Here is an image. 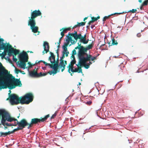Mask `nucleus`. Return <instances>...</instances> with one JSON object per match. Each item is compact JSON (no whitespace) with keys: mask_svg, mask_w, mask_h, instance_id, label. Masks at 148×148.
<instances>
[{"mask_svg":"<svg viewBox=\"0 0 148 148\" xmlns=\"http://www.w3.org/2000/svg\"><path fill=\"white\" fill-rule=\"evenodd\" d=\"M8 71L0 62V90L8 87L12 89L16 86H21L22 84L20 80L15 79L13 76L8 75Z\"/></svg>","mask_w":148,"mask_h":148,"instance_id":"obj_1","label":"nucleus"},{"mask_svg":"<svg viewBox=\"0 0 148 148\" xmlns=\"http://www.w3.org/2000/svg\"><path fill=\"white\" fill-rule=\"evenodd\" d=\"M9 101L12 105H17L20 103L22 104H28L33 99L31 93H27L20 99L17 95L12 94L9 95Z\"/></svg>","mask_w":148,"mask_h":148,"instance_id":"obj_2","label":"nucleus"},{"mask_svg":"<svg viewBox=\"0 0 148 148\" xmlns=\"http://www.w3.org/2000/svg\"><path fill=\"white\" fill-rule=\"evenodd\" d=\"M1 115L2 116L1 123L4 127L1 126V124L0 127L5 130L8 128L7 126H9L7 125L6 123L9 124H13V123H8V122H12L13 121L14 118L11 117L9 114L5 110L3 109H0V117Z\"/></svg>","mask_w":148,"mask_h":148,"instance_id":"obj_3","label":"nucleus"},{"mask_svg":"<svg viewBox=\"0 0 148 148\" xmlns=\"http://www.w3.org/2000/svg\"><path fill=\"white\" fill-rule=\"evenodd\" d=\"M14 122L13 124H10L6 123L7 125L9 126H16L17 125L19 126L20 130H22L25 127L29 125V124L27 122V121L24 119L22 120L20 122H18L16 119L14 118Z\"/></svg>","mask_w":148,"mask_h":148,"instance_id":"obj_4","label":"nucleus"},{"mask_svg":"<svg viewBox=\"0 0 148 148\" xmlns=\"http://www.w3.org/2000/svg\"><path fill=\"white\" fill-rule=\"evenodd\" d=\"M19 61L21 62H27L28 58L27 54L25 51H23L18 55Z\"/></svg>","mask_w":148,"mask_h":148,"instance_id":"obj_5","label":"nucleus"},{"mask_svg":"<svg viewBox=\"0 0 148 148\" xmlns=\"http://www.w3.org/2000/svg\"><path fill=\"white\" fill-rule=\"evenodd\" d=\"M78 64L80 66H84L86 69H88L89 67V65L87 64L88 60H86L84 56L82 57V59H79Z\"/></svg>","mask_w":148,"mask_h":148,"instance_id":"obj_6","label":"nucleus"},{"mask_svg":"<svg viewBox=\"0 0 148 148\" xmlns=\"http://www.w3.org/2000/svg\"><path fill=\"white\" fill-rule=\"evenodd\" d=\"M49 116V114L46 115L44 118H42L41 119L37 118H34L32 120L31 122L30 123L32 125L33 124H36L38 122H42L46 121L47 119Z\"/></svg>","mask_w":148,"mask_h":148,"instance_id":"obj_7","label":"nucleus"},{"mask_svg":"<svg viewBox=\"0 0 148 148\" xmlns=\"http://www.w3.org/2000/svg\"><path fill=\"white\" fill-rule=\"evenodd\" d=\"M77 44L78 46L75 47V49H79V50L78 53V58L79 59L80 58V60H81L82 59V57L84 56V47L83 46H81V44H79V43H78Z\"/></svg>","mask_w":148,"mask_h":148,"instance_id":"obj_8","label":"nucleus"},{"mask_svg":"<svg viewBox=\"0 0 148 148\" xmlns=\"http://www.w3.org/2000/svg\"><path fill=\"white\" fill-rule=\"evenodd\" d=\"M41 14V12L39 10H35L33 11L31 13V18H34L38 16H40Z\"/></svg>","mask_w":148,"mask_h":148,"instance_id":"obj_9","label":"nucleus"},{"mask_svg":"<svg viewBox=\"0 0 148 148\" xmlns=\"http://www.w3.org/2000/svg\"><path fill=\"white\" fill-rule=\"evenodd\" d=\"M84 57L86 60L88 61H90L91 60L92 61L97 59V56L92 57V55L90 54H86L85 56H84Z\"/></svg>","mask_w":148,"mask_h":148,"instance_id":"obj_10","label":"nucleus"},{"mask_svg":"<svg viewBox=\"0 0 148 148\" xmlns=\"http://www.w3.org/2000/svg\"><path fill=\"white\" fill-rule=\"evenodd\" d=\"M29 20L28 21V25L30 26V27L33 28L36 25V22L34 18H31V17H29Z\"/></svg>","mask_w":148,"mask_h":148,"instance_id":"obj_11","label":"nucleus"},{"mask_svg":"<svg viewBox=\"0 0 148 148\" xmlns=\"http://www.w3.org/2000/svg\"><path fill=\"white\" fill-rule=\"evenodd\" d=\"M7 43H4L3 41L2 43H1V45H3L4 46V48L3 49H4V53H2V54L3 55V56H5L6 54L8 52V51H9L8 49H7V48H6V47H8V46H6V45Z\"/></svg>","mask_w":148,"mask_h":148,"instance_id":"obj_12","label":"nucleus"},{"mask_svg":"<svg viewBox=\"0 0 148 148\" xmlns=\"http://www.w3.org/2000/svg\"><path fill=\"white\" fill-rule=\"evenodd\" d=\"M43 46L44 51H46V53H47L49 51V43L47 42H44Z\"/></svg>","mask_w":148,"mask_h":148,"instance_id":"obj_13","label":"nucleus"},{"mask_svg":"<svg viewBox=\"0 0 148 148\" xmlns=\"http://www.w3.org/2000/svg\"><path fill=\"white\" fill-rule=\"evenodd\" d=\"M92 47V45H90L88 47H87L86 48H85L84 47L83 49V51H84V53L83 56H85L86 54H88L86 53V52L87 50H89L90 49H91Z\"/></svg>","mask_w":148,"mask_h":148,"instance_id":"obj_14","label":"nucleus"},{"mask_svg":"<svg viewBox=\"0 0 148 148\" xmlns=\"http://www.w3.org/2000/svg\"><path fill=\"white\" fill-rule=\"evenodd\" d=\"M62 48L63 50L62 51V53L65 54L66 57L68 56L69 52L67 50V47H65V46H62Z\"/></svg>","mask_w":148,"mask_h":148,"instance_id":"obj_15","label":"nucleus"},{"mask_svg":"<svg viewBox=\"0 0 148 148\" xmlns=\"http://www.w3.org/2000/svg\"><path fill=\"white\" fill-rule=\"evenodd\" d=\"M28 71L29 74V75L32 77H37V73L36 71L34 72V71H30L28 69Z\"/></svg>","mask_w":148,"mask_h":148,"instance_id":"obj_16","label":"nucleus"},{"mask_svg":"<svg viewBox=\"0 0 148 148\" xmlns=\"http://www.w3.org/2000/svg\"><path fill=\"white\" fill-rule=\"evenodd\" d=\"M59 66V64L58 62H57L56 63V64L54 63V66H53L52 64H51V66H50V68L54 70H56V71L57 70V69L58 67Z\"/></svg>","mask_w":148,"mask_h":148,"instance_id":"obj_17","label":"nucleus"},{"mask_svg":"<svg viewBox=\"0 0 148 148\" xmlns=\"http://www.w3.org/2000/svg\"><path fill=\"white\" fill-rule=\"evenodd\" d=\"M77 66V69L75 68L74 69V72H78V73H82V69L81 68L79 67V65L78 64V63L77 64H75Z\"/></svg>","mask_w":148,"mask_h":148,"instance_id":"obj_18","label":"nucleus"},{"mask_svg":"<svg viewBox=\"0 0 148 148\" xmlns=\"http://www.w3.org/2000/svg\"><path fill=\"white\" fill-rule=\"evenodd\" d=\"M20 62L19 63H18V64L19 65V67L23 69H25L26 66L25 63L26 62Z\"/></svg>","mask_w":148,"mask_h":148,"instance_id":"obj_19","label":"nucleus"},{"mask_svg":"<svg viewBox=\"0 0 148 148\" xmlns=\"http://www.w3.org/2000/svg\"><path fill=\"white\" fill-rule=\"evenodd\" d=\"M0 137H5L8 135H10V131H8L7 132H0Z\"/></svg>","mask_w":148,"mask_h":148,"instance_id":"obj_20","label":"nucleus"},{"mask_svg":"<svg viewBox=\"0 0 148 148\" xmlns=\"http://www.w3.org/2000/svg\"><path fill=\"white\" fill-rule=\"evenodd\" d=\"M124 13V12H121V13H114L113 14H112L110 15H109L108 16H105L103 18V21L104 22L107 19H108V18H109V17L110 16H112L113 15H115V14H122L123 13Z\"/></svg>","mask_w":148,"mask_h":148,"instance_id":"obj_21","label":"nucleus"},{"mask_svg":"<svg viewBox=\"0 0 148 148\" xmlns=\"http://www.w3.org/2000/svg\"><path fill=\"white\" fill-rule=\"evenodd\" d=\"M88 39L86 40V38H81L80 39L79 41L83 43L84 44H86L88 43Z\"/></svg>","mask_w":148,"mask_h":148,"instance_id":"obj_22","label":"nucleus"},{"mask_svg":"<svg viewBox=\"0 0 148 148\" xmlns=\"http://www.w3.org/2000/svg\"><path fill=\"white\" fill-rule=\"evenodd\" d=\"M49 60H50V62L51 63H56V62L55 56H50L49 57Z\"/></svg>","mask_w":148,"mask_h":148,"instance_id":"obj_23","label":"nucleus"},{"mask_svg":"<svg viewBox=\"0 0 148 148\" xmlns=\"http://www.w3.org/2000/svg\"><path fill=\"white\" fill-rule=\"evenodd\" d=\"M112 40V42L111 43V45H117L118 44V43L117 42L116 40L114 38H113L111 39ZM110 43L109 42L108 44L109 45H110Z\"/></svg>","mask_w":148,"mask_h":148,"instance_id":"obj_24","label":"nucleus"},{"mask_svg":"<svg viewBox=\"0 0 148 148\" xmlns=\"http://www.w3.org/2000/svg\"><path fill=\"white\" fill-rule=\"evenodd\" d=\"M31 29H32V31L34 33H36L38 32V27L37 26H35L33 27V28L31 27Z\"/></svg>","mask_w":148,"mask_h":148,"instance_id":"obj_25","label":"nucleus"},{"mask_svg":"<svg viewBox=\"0 0 148 148\" xmlns=\"http://www.w3.org/2000/svg\"><path fill=\"white\" fill-rule=\"evenodd\" d=\"M68 67H69L68 70V72L69 73H71L70 71H71L72 72H74V69L73 68V66L70 65H69V66H68Z\"/></svg>","mask_w":148,"mask_h":148,"instance_id":"obj_26","label":"nucleus"},{"mask_svg":"<svg viewBox=\"0 0 148 148\" xmlns=\"http://www.w3.org/2000/svg\"><path fill=\"white\" fill-rule=\"evenodd\" d=\"M3 41H4L3 39L0 38V50H3L4 48V46L3 45H1Z\"/></svg>","mask_w":148,"mask_h":148,"instance_id":"obj_27","label":"nucleus"},{"mask_svg":"<svg viewBox=\"0 0 148 148\" xmlns=\"http://www.w3.org/2000/svg\"><path fill=\"white\" fill-rule=\"evenodd\" d=\"M60 68H64L65 67V64H64V60H62L60 61V62L59 64Z\"/></svg>","mask_w":148,"mask_h":148,"instance_id":"obj_28","label":"nucleus"},{"mask_svg":"<svg viewBox=\"0 0 148 148\" xmlns=\"http://www.w3.org/2000/svg\"><path fill=\"white\" fill-rule=\"evenodd\" d=\"M82 38V36L81 34H76V36H75V39L76 40H77L78 38L81 39Z\"/></svg>","mask_w":148,"mask_h":148,"instance_id":"obj_29","label":"nucleus"},{"mask_svg":"<svg viewBox=\"0 0 148 148\" xmlns=\"http://www.w3.org/2000/svg\"><path fill=\"white\" fill-rule=\"evenodd\" d=\"M13 51L12 48L11 49H10L9 50L8 55L9 56H12L13 55L12 54V53H13Z\"/></svg>","mask_w":148,"mask_h":148,"instance_id":"obj_30","label":"nucleus"},{"mask_svg":"<svg viewBox=\"0 0 148 148\" xmlns=\"http://www.w3.org/2000/svg\"><path fill=\"white\" fill-rule=\"evenodd\" d=\"M69 38L70 40V41L72 44H74L76 43L77 40L75 41L74 40H73L72 37L70 36H69Z\"/></svg>","mask_w":148,"mask_h":148,"instance_id":"obj_31","label":"nucleus"},{"mask_svg":"<svg viewBox=\"0 0 148 148\" xmlns=\"http://www.w3.org/2000/svg\"><path fill=\"white\" fill-rule=\"evenodd\" d=\"M12 50L13 53L15 55H16L19 52V51L16 49H14V48H12Z\"/></svg>","mask_w":148,"mask_h":148,"instance_id":"obj_32","label":"nucleus"},{"mask_svg":"<svg viewBox=\"0 0 148 148\" xmlns=\"http://www.w3.org/2000/svg\"><path fill=\"white\" fill-rule=\"evenodd\" d=\"M69 36L68 35H67L66 36V43H67V44H69L70 41V40L69 38Z\"/></svg>","mask_w":148,"mask_h":148,"instance_id":"obj_33","label":"nucleus"},{"mask_svg":"<svg viewBox=\"0 0 148 148\" xmlns=\"http://www.w3.org/2000/svg\"><path fill=\"white\" fill-rule=\"evenodd\" d=\"M20 127H19L18 126V127H17V128L14 129L12 131H10V134H12L15 131H17L18 130H20Z\"/></svg>","mask_w":148,"mask_h":148,"instance_id":"obj_34","label":"nucleus"},{"mask_svg":"<svg viewBox=\"0 0 148 148\" xmlns=\"http://www.w3.org/2000/svg\"><path fill=\"white\" fill-rule=\"evenodd\" d=\"M148 2V1L147 0L145 1L143 3L142 5H141V6L140 7V9H141L142 8V6H144V5H147V3Z\"/></svg>","mask_w":148,"mask_h":148,"instance_id":"obj_35","label":"nucleus"},{"mask_svg":"<svg viewBox=\"0 0 148 148\" xmlns=\"http://www.w3.org/2000/svg\"><path fill=\"white\" fill-rule=\"evenodd\" d=\"M76 63V61L75 60V59H73V60H72L71 62V64H69L70 65L73 66L74 64H75Z\"/></svg>","mask_w":148,"mask_h":148,"instance_id":"obj_36","label":"nucleus"},{"mask_svg":"<svg viewBox=\"0 0 148 148\" xmlns=\"http://www.w3.org/2000/svg\"><path fill=\"white\" fill-rule=\"evenodd\" d=\"M57 72L56 70L51 71L50 72H49L48 73H49L50 75H51L52 74H55Z\"/></svg>","mask_w":148,"mask_h":148,"instance_id":"obj_37","label":"nucleus"},{"mask_svg":"<svg viewBox=\"0 0 148 148\" xmlns=\"http://www.w3.org/2000/svg\"><path fill=\"white\" fill-rule=\"evenodd\" d=\"M85 23L84 22H81V23L77 22V24H78V26H79L84 25H85Z\"/></svg>","mask_w":148,"mask_h":148,"instance_id":"obj_38","label":"nucleus"},{"mask_svg":"<svg viewBox=\"0 0 148 148\" xmlns=\"http://www.w3.org/2000/svg\"><path fill=\"white\" fill-rule=\"evenodd\" d=\"M76 54V52L75 50H73L72 51V56H73V57H74V55H75Z\"/></svg>","mask_w":148,"mask_h":148,"instance_id":"obj_39","label":"nucleus"},{"mask_svg":"<svg viewBox=\"0 0 148 148\" xmlns=\"http://www.w3.org/2000/svg\"><path fill=\"white\" fill-rule=\"evenodd\" d=\"M43 75L42 72H40L39 74L37 73V77H39L42 76Z\"/></svg>","mask_w":148,"mask_h":148,"instance_id":"obj_40","label":"nucleus"},{"mask_svg":"<svg viewBox=\"0 0 148 148\" xmlns=\"http://www.w3.org/2000/svg\"><path fill=\"white\" fill-rule=\"evenodd\" d=\"M65 58V54L62 53V56L60 58V61L63 60Z\"/></svg>","mask_w":148,"mask_h":148,"instance_id":"obj_41","label":"nucleus"},{"mask_svg":"<svg viewBox=\"0 0 148 148\" xmlns=\"http://www.w3.org/2000/svg\"><path fill=\"white\" fill-rule=\"evenodd\" d=\"M12 56L13 57L12 59H13V62H16V61H17V59L16 58L14 57V55H12Z\"/></svg>","mask_w":148,"mask_h":148,"instance_id":"obj_42","label":"nucleus"},{"mask_svg":"<svg viewBox=\"0 0 148 148\" xmlns=\"http://www.w3.org/2000/svg\"><path fill=\"white\" fill-rule=\"evenodd\" d=\"M43 63H44V64H45V65L46 66H49L50 67V66H51V64H50L49 63H48V64L46 62H45V61H43Z\"/></svg>","mask_w":148,"mask_h":148,"instance_id":"obj_43","label":"nucleus"},{"mask_svg":"<svg viewBox=\"0 0 148 148\" xmlns=\"http://www.w3.org/2000/svg\"><path fill=\"white\" fill-rule=\"evenodd\" d=\"M92 103V101L90 100L89 101H87L86 103V104L88 105H90Z\"/></svg>","mask_w":148,"mask_h":148,"instance_id":"obj_44","label":"nucleus"},{"mask_svg":"<svg viewBox=\"0 0 148 148\" xmlns=\"http://www.w3.org/2000/svg\"><path fill=\"white\" fill-rule=\"evenodd\" d=\"M6 46H8L7 47H6V48H7V49H8L9 48H10V49H11L12 48V46L10 45L9 44H8L6 45Z\"/></svg>","mask_w":148,"mask_h":148,"instance_id":"obj_45","label":"nucleus"},{"mask_svg":"<svg viewBox=\"0 0 148 148\" xmlns=\"http://www.w3.org/2000/svg\"><path fill=\"white\" fill-rule=\"evenodd\" d=\"M136 11H137L136 10L133 9H132V10H130V11H129V12H132V13H135V12H136ZM127 12H126L125 13H126Z\"/></svg>","mask_w":148,"mask_h":148,"instance_id":"obj_46","label":"nucleus"},{"mask_svg":"<svg viewBox=\"0 0 148 148\" xmlns=\"http://www.w3.org/2000/svg\"><path fill=\"white\" fill-rule=\"evenodd\" d=\"M70 29V28H67V29H64L63 30V32L64 33H66L67 32V31H68V30H69Z\"/></svg>","mask_w":148,"mask_h":148,"instance_id":"obj_47","label":"nucleus"},{"mask_svg":"<svg viewBox=\"0 0 148 148\" xmlns=\"http://www.w3.org/2000/svg\"><path fill=\"white\" fill-rule=\"evenodd\" d=\"M56 113H55L51 117V119L54 118V117H56Z\"/></svg>","mask_w":148,"mask_h":148,"instance_id":"obj_48","label":"nucleus"},{"mask_svg":"<svg viewBox=\"0 0 148 148\" xmlns=\"http://www.w3.org/2000/svg\"><path fill=\"white\" fill-rule=\"evenodd\" d=\"M15 71L16 72V73L17 74H18V71L21 72V71H20L19 70L17 69V68L15 67Z\"/></svg>","mask_w":148,"mask_h":148,"instance_id":"obj_49","label":"nucleus"},{"mask_svg":"<svg viewBox=\"0 0 148 148\" xmlns=\"http://www.w3.org/2000/svg\"><path fill=\"white\" fill-rule=\"evenodd\" d=\"M91 18L92 19V20H93L92 21H96L97 20V18H95L94 17H92Z\"/></svg>","mask_w":148,"mask_h":148,"instance_id":"obj_50","label":"nucleus"},{"mask_svg":"<svg viewBox=\"0 0 148 148\" xmlns=\"http://www.w3.org/2000/svg\"><path fill=\"white\" fill-rule=\"evenodd\" d=\"M67 43H66V42H65V43L64 44V45H63V46H65V47H67L69 44H67Z\"/></svg>","mask_w":148,"mask_h":148,"instance_id":"obj_51","label":"nucleus"},{"mask_svg":"<svg viewBox=\"0 0 148 148\" xmlns=\"http://www.w3.org/2000/svg\"><path fill=\"white\" fill-rule=\"evenodd\" d=\"M43 61L42 60H40L39 61H38L37 60L36 61V64H38L40 63V62H43Z\"/></svg>","mask_w":148,"mask_h":148,"instance_id":"obj_52","label":"nucleus"},{"mask_svg":"<svg viewBox=\"0 0 148 148\" xmlns=\"http://www.w3.org/2000/svg\"><path fill=\"white\" fill-rule=\"evenodd\" d=\"M90 27L92 29H94L96 28V27H95V26L94 25H92Z\"/></svg>","mask_w":148,"mask_h":148,"instance_id":"obj_53","label":"nucleus"},{"mask_svg":"<svg viewBox=\"0 0 148 148\" xmlns=\"http://www.w3.org/2000/svg\"><path fill=\"white\" fill-rule=\"evenodd\" d=\"M141 36V34H140V33H138L137 34V36L138 37H140Z\"/></svg>","mask_w":148,"mask_h":148,"instance_id":"obj_54","label":"nucleus"},{"mask_svg":"<svg viewBox=\"0 0 148 148\" xmlns=\"http://www.w3.org/2000/svg\"><path fill=\"white\" fill-rule=\"evenodd\" d=\"M128 141L129 142V143H131L132 142V140H131L128 139Z\"/></svg>","mask_w":148,"mask_h":148,"instance_id":"obj_55","label":"nucleus"},{"mask_svg":"<svg viewBox=\"0 0 148 148\" xmlns=\"http://www.w3.org/2000/svg\"><path fill=\"white\" fill-rule=\"evenodd\" d=\"M89 61V62L88 63H87V64L88 65H90V64H91L92 63L90 61Z\"/></svg>","mask_w":148,"mask_h":148,"instance_id":"obj_56","label":"nucleus"},{"mask_svg":"<svg viewBox=\"0 0 148 148\" xmlns=\"http://www.w3.org/2000/svg\"><path fill=\"white\" fill-rule=\"evenodd\" d=\"M71 35L73 37L75 38V36H76V35H75L74 33H72L71 34Z\"/></svg>","mask_w":148,"mask_h":148,"instance_id":"obj_57","label":"nucleus"},{"mask_svg":"<svg viewBox=\"0 0 148 148\" xmlns=\"http://www.w3.org/2000/svg\"><path fill=\"white\" fill-rule=\"evenodd\" d=\"M56 53H57V57L58 58V60H59V54L58 52H56Z\"/></svg>","mask_w":148,"mask_h":148,"instance_id":"obj_58","label":"nucleus"},{"mask_svg":"<svg viewBox=\"0 0 148 148\" xmlns=\"http://www.w3.org/2000/svg\"><path fill=\"white\" fill-rule=\"evenodd\" d=\"M93 21H90L89 22V25H91L92 23H93Z\"/></svg>","mask_w":148,"mask_h":148,"instance_id":"obj_59","label":"nucleus"},{"mask_svg":"<svg viewBox=\"0 0 148 148\" xmlns=\"http://www.w3.org/2000/svg\"><path fill=\"white\" fill-rule=\"evenodd\" d=\"M50 54L51 55V56H54L53 53H52V52H50Z\"/></svg>","mask_w":148,"mask_h":148,"instance_id":"obj_60","label":"nucleus"},{"mask_svg":"<svg viewBox=\"0 0 148 148\" xmlns=\"http://www.w3.org/2000/svg\"><path fill=\"white\" fill-rule=\"evenodd\" d=\"M29 125L28 126V129H29V127H31L32 125L31 123L29 124Z\"/></svg>","mask_w":148,"mask_h":148,"instance_id":"obj_61","label":"nucleus"},{"mask_svg":"<svg viewBox=\"0 0 148 148\" xmlns=\"http://www.w3.org/2000/svg\"><path fill=\"white\" fill-rule=\"evenodd\" d=\"M61 35L63 37L64 35V34L63 32H62L61 33Z\"/></svg>","mask_w":148,"mask_h":148,"instance_id":"obj_62","label":"nucleus"},{"mask_svg":"<svg viewBox=\"0 0 148 148\" xmlns=\"http://www.w3.org/2000/svg\"><path fill=\"white\" fill-rule=\"evenodd\" d=\"M79 26H78V24L77 25H75L74 26V27L73 28H76L77 27Z\"/></svg>","mask_w":148,"mask_h":148,"instance_id":"obj_63","label":"nucleus"},{"mask_svg":"<svg viewBox=\"0 0 148 148\" xmlns=\"http://www.w3.org/2000/svg\"><path fill=\"white\" fill-rule=\"evenodd\" d=\"M65 67H64V68H62V69H61V71L62 72H63V71L65 69Z\"/></svg>","mask_w":148,"mask_h":148,"instance_id":"obj_64","label":"nucleus"}]
</instances>
